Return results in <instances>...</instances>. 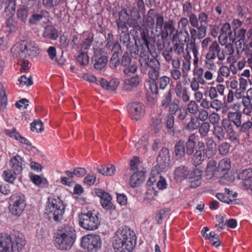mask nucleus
Masks as SVG:
<instances>
[{
	"instance_id": "1",
	"label": "nucleus",
	"mask_w": 252,
	"mask_h": 252,
	"mask_svg": "<svg viewBox=\"0 0 252 252\" xmlns=\"http://www.w3.org/2000/svg\"><path fill=\"white\" fill-rule=\"evenodd\" d=\"M152 38L148 30H142L140 33L139 43L140 44L139 63L142 73L148 72L149 78L155 81L159 76L160 64L155 57H150L149 53L150 40Z\"/></svg>"
},
{
	"instance_id": "2",
	"label": "nucleus",
	"mask_w": 252,
	"mask_h": 252,
	"mask_svg": "<svg viewBox=\"0 0 252 252\" xmlns=\"http://www.w3.org/2000/svg\"><path fill=\"white\" fill-rule=\"evenodd\" d=\"M136 244V234L128 226L123 225L116 230L113 242L115 252H132Z\"/></svg>"
},
{
	"instance_id": "3",
	"label": "nucleus",
	"mask_w": 252,
	"mask_h": 252,
	"mask_svg": "<svg viewBox=\"0 0 252 252\" xmlns=\"http://www.w3.org/2000/svg\"><path fill=\"white\" fill-rule=\"evenodd\" d=\"M76 239V234L73 225L65 223L60 227L56 234L55 246L59 250L67 251L71 248Z\"/></svg>"
},
{
	"instance_id": "4",
	"label": "nucleus",
	"mask_w": 252,
	"mask_h": 252,
	"mask_svg": "<svg viewBox=\"0 0 252 252\" xmlns=\"http://www.w3.org/2000/svg\"><path fill=\"white\" fill-rule=\"evenodd\" d=\"M25 245L26 240L19 236L0 233V252H20Z\"/></svg>"
},
{
	"instance_id": "5",
	"label": "nucleus",
	"mask_w": 252,
	"mask_h": 252,
	"mask_svg": "<svg viewBox=\"0 0 252 252\" xmlns=\"http://www.w3.org/2000/svg\"><path fill=\"white\" fill-rule=\"evenodd\" d=\"M11 52L18 58H32L39 53L38 46L34 41L22 40L16 43L11 48Z\"/></svg>"
},
{
	"instance_id": "6",
	"label": "nucleus",
	"mask_w": 252,
	"mask_h": 252,
	"mask_svg": "<svg viewBox=\"0 0 252 252\" xmlns=\"http://www.w3.org/2000/svg\"><path fill=\"white\" fill-rule=\"evenodd\" d=\"M78 222L79 226L84 229L96 230L100 223V215L95 210L84 211L78 214Z\"/></svg>"
},
{
	"instance_id": "7",
	"label": "nucleus",
	"mask_w": 252,
	"mask_h": 252,
	"mask_svg": "<svg viewBox=\"0 0 252 252\" xmlns=\"http://www.w3.org/2000/svg\"><path fill=\"white\" fill-rule=\"evenodd\" d=\"M65 206L63 201L59 197L49 199L46 206L45 213L48 219L58 222L63 219Z\"/></svg>"
},
{
	"instance_id": "8",
	"label": "nucleus",
	"mask_w": 252,
	"mask_h": 252,
	"mask_svg": "<svg viewBox=\"0 0 252 252\" xmlns=\"http://www.w3.org/2000/svg\"><path fill=\"white\" fill-rule=\"evenodd\" d=\"M26 207L25 197L21 193H16L11 196L9 202V209L11 214L20 216Z\"/></svg>"
},
{
	"instance_id": "9",
	"label": "nucleus",
	"mask_w": 252,
	"mask_h": 252,
	"mask_svg": "<svg viewBox=\"0 0 252 252\" xmlns=\"http://www.w3.org/2000/svg\"><path fill=\"white\" fill-rule=\"evenodd\" d=\"M156 31L158 29H159L161 37L162 39H167L169 35L172 36L176 31L174 26V22L172 20L164 22L163 16H158L157 17L156 24Z\"/></svg>"
},
{
	"instance_id": "10",
	"label": "nucleus",
	"mask_w": 252,
	"mask_h": 252,
	"mask_svg": "<svg viewBox=\"0 0 252 252\" xmlns=\"http://www.w3.org/2000/svg\"><path fill=\"white\" fill-rule=\"evenodd\" d=\"M81 246L90 252H96L101 247V240L97 235L89 234L82 238Z\"/></svg>"
},
{
	"instance_id": "11",
	"label": "nucleus",
	"mask_w": 252,
	"mask_h": 252,
	"mask_svg": "<svg viewBox=\"0 0 252 252\" xmlns=\"http://www.w3.org/2000/svg\"><path fill=\"white\" fill-rule=\"evenodd\" d=\"M129 51L130 53L127 52L124 53L121 60V65L126 67L124 70V73L126 75L133 74L137 70V66L135 62L132 60L131 54L133 50Z\"/></svg>"
},
{
	"instance_id": "12",
	"label": "nucleus",
	"mask_w": 252,
	"mask_h": 252,
	"mask_svg": "<svg viewBox=\"0 0 252 252\" xmlns=\"http://www.w3.org/2000/svg\"><path fill=\"white\" fill-rule=\"evenodd\" d=\"M128 112L131 119L135 121H138L144 117L146 113V107L141 102H133L129 104Z\"/></svg>"
},
{
	"instance_id": "13",
	"label": "nucleus",
	"mask_w": 252,
	"mask_h": 252,
	"mask_svg": "<svg viewBox=\"0 0 252 252\" xmlns=\"http://www.w3.org/2000/svg\"><path fill=\"white\" fill-rule=\"evenodd\" d=\"M171 81L169 77L163 75L159 77L150 85V89L152 94H158L160 91L166 90Z\"/></svg>"
},
{
	"instance_id": "14",
	"label": "nucleus",
	"mask_w": 252,
	"mask_h": 252,
	"mask_svg": "<svg viewBox=\"0 0 252 252\" xmlns=\"http://www.w3.org/2000/svg\"><path fill=\"white\" fill-rule=\"evenodd\" d=\"M220 32L218 40L221 45L226 44L228 39L232 43L235 41V35H233V31L231 30V25L229 23L226 22L222 25Z\"/></svg>"
},
{
	"instance_id": "15",
	"label": "nucleus",
	"mask_w": 252,
	"mask_h": 252,
	"mask_svg": "<svg viewBox=\"0 0 252 252\" xmlns=\"http://www.w3.org/2000/svg\"><path fill=\"white\" fill-rule=\"evenodd\" d=\"M240 107L241 104L239 102L231 105L230 108L236 111L235 112L229 111L227 115V120H226L236 127L239 126L241 123L242 122V114L239 111Z\"/></svg>"
},
{
	"instance_id": "16",
	"label": "nucleus",
	"mask_w": 252,
	"mask_h": 252,
	"mask_svg": "<svg viewBox=\"0 0 252 252\" xmlns=\"http://www.w3.org/2000/svg\"><path fill=\"white\" fill-rule=\"evenodd\" d=\"M219 43V42L215 40L210 44L205 56L206 60H215L218 58L220 61H223V55H222L221 48Z\"/></svg>"
},
{
	"instance_id": "17",
	"label": "nucleus",
	"mask_w": 252,
	"mask_h": 252,
	"mask_svg": "<svg viewBox=\"0 0 252 252\" xmlns=\"http://www.w3.org/2000/svg\"><path fill=\"white\" fill-rule=\"evenodd\" d=\"M248 86V79L240 77L238 80L233 79L230 82V87L235 90V95L237 98L242 96L244 94Z\"/></svg>"
},
{
	"instance_id": "18",
	"label": "nucleus",
	"mask_w": 252,
	"mask_h": 252,
	"mask_svg": "<svg viewBox=\"0 0 252 252\" xmlns=\"http://www.w3.org/2000/svg\"><path fill=\"white\" fill-rule=\"evenodd\" d=\"M95 193L100 198V202L103 209L109 211L115 209V206L111 202L112 197L108 193L101 189H96Z\"/></svg>"
},
{
	"instance_id": "19",
	"label": "nucleus",
	"mask_w": 252,
	"mask_h": 252,
	"mask_svg": "<svg viewBox=\"0 0 252 252\" xmlns=\"http://www.w3.org/2000/svg\"><path fill=\"white\" fill-rule=\"evenodd\" d=\"M92 61L95 69L101 70L106 65L107 58L100 49L96 50L94 52Z\"/></svg>"
},
{
	"instance_id": "20",
	"label": "nucleus",
	"mask_w": 252,
	"mask_h": 252,
	"mask_svg": "<svg viewBox=\"0 0 252 252\" xmlns=\"http://www.w3.org/2000/svg\"><path fill=\"white\" fill-rule=\"evenodd\" d=\"M222 126L226 132L225 140H229L232 142H239V134L233 127V126L226 120H222Z\"/></svg>"
},
{
	"instance_id": "21",
	"label": "nucleus",
	"mask_w": 252,
	"mask_h": 252,
	"mask_svg": "<svg viewBox=\"0 0 252 252\" xmlns=\"http://www.w3.org/2000/svg\"><path fill=\"white\" fill-rule=\"evenodd\" d=\"M205 145L204 142L199 141L196 147L195 152L192 158V164L195 166H197L202 164L204 160L205 155L204 154Z\"/></svg>"
},
{
	"instance_id": "22",
	"label": "nucleus",
	"mask_w": 252,
	"mask_h": 252,
	"mask_svg": "<svg viewBox=\"0 0 252 252\" xmlns=\"http://www.w3.org/2000/svg\"><path fill=\"white\" fill-rule=\"evenodd\" d=\"M113 54L109 61V66L111 68L116 69L117 66L121 63L119 58L120 53L121 51V47L119 44L116 43L112 49Z\"/></svg>"
},
{
	"instance_id": "23",
	"label": "nucleus",
	"mask_w": 252,
	"mask_h": 252,
	"mask_svg": "<svg viewBox=\"0 0 252 252\" xmlns=\"http://www.w3.org/2000/svg\"><path fill=\"white\" fill-rule=\"evenodd\" d=\"M23 158L19 155L13 157L9 161V165L15 174H20L23 171Z\"/></svg>"
},
{
	"instance_id": "24",
	"label": "nucleus",
	"mask_w": 252,
	"mask_h": 252,
	"mask_svg": "<svg viewBox=\"0 0 252 252\" xmlns=\"http://www.w3.org/2000/svg\"><path fill=\"white\" fill-rule=\"evenodd\" d=\"M202 172L198 169H193L190 173L189 177L190 187L192 189L199 187L201 183Z\"/></svg>"
},
{
	"instance_id": "25",
	"label": "nucleus",
	"mask_w": 252,
	"mask_h": 252,
	"mask_svg": "<svg viewBox=\"0 0 252 252\" xmlns=\"http://www.w3.org/2000/svg\"><path fill=\"white\" fill-rule=\"evenodd\" d=\"M4 132L7 136L16 140L22 144H24L28 146L32 145L30 141L26 138L23 137L14 127L11 129H5Z\"/></svg>"
},
{
	"instance_id": "26",
	"label": "nucleus",
	"mask_w": 252,
	"mask_h": 252,
	"mask_svg": "<svg viewBox=\"0 0 252 252\" xmlns=\"http://www.w3.org/2000/svg\"><path fill=\"white\" fill-rule=\"evenodd\" d=\"M49 12L46 9H42L40 13L32 15L29 19V22L31 25H36L43 18L49 22Z\"/></svg>"
},
{
	"instance_id": "27",
	"label": "nucleus",
	"mask_w": 252,
	"mask_h": 252,
	"mask_svg": "<svg viewBox=\"0 0 252 252\" xmlns=\"http://www.w3.org/2000/svg\"><path fill=\"white\" fill-rule=\"evenodd\" d=\"M158 16H161L157 13L155 9H150L147 12L146 16L143 18L145 26L150 29H154L155 25V19Z\"/></svg>"
},
{
	"instance_id": "28",
	"label": "nucleus",
	"mask_w": 252,
	"mask_h": 252,
	"mask_svg": "<svg viewBox=\"0 0 252 252\" xmlns=\"http://www.w3.org/2000/svg\"><path fill=\"white\" fill-rule=\"evenodd\" d=\"M120 38L121 42L123 43V45L125 46L127 49H128L129 50H133L135 49V50H133V53L135 55H138L140 47L139 48L137 46H135V47H133V44L130 41V35L128 32L124 33H120Z\"/></svg>"
},
{
	"instance_id": "29",
	"label": "nucleus",
	"mask_w": 252,
	"mask_h": 252,
	"mask_svg": "<svg viewBox=\"0 0 252 252\" xmlns=\"http://www.w3.org/2000/svg\"><path fill=\"white\" fill-rule=\"evenodd\" d=\"M83 40L78 46L81 51L88 50L92 45L94 37L92 33L89 32H84Z\"/></svg>"
},
{
	"instance_id": "30",
	"label": "nucleus",
	"mask_w": 252,
	"mask_h": 252,
	"mask_svg": "<svg viewBox=\"0 0 252 252\" xmlns=\"http://www.w3.org/2000/svg\"><path fill=\"white\" fill-rule=\"evenodd\" d=\"M141 80L138 75L127 78L124 81V89L126 91H131L133 88H136Z\"/></svg>"
},
{
	"instance_id": "31",
	"label": "nucleus",
	"mask_w": 252,
	"mask_h": 252,
	"mask_svg": "<svg viewBox=\"0 0 252 252\" xmlns=\"http://www.w3.org/2000/svg\"><path fill=\"white\" fill-rule=\"evenodd\" d=\"M189 39V35L188 31L176 30L175 33L172 36L173 41L185 43Z\"/></svg>"
},
{
	"instance_id": "32",
	"label": "nucleus",
	"mask_w": 252,
	"mask_h": 252,
	"mask_svg": "<svg viewBox=\"0 0 252 252\" xmlns=\"http://www.w3.org/2000/svg\"><path fill=\"white\" fill-rule=\"evenodd\" d=\"M16 0H6L3 16L13 17L15 12Z\"/></svg>"
},
{
	"instance_id": "33",
	"label": "nucleus",
	"mask_w": 252,
	"mask_h": 252,
	"mask_svg": "<svg viewBox=\"0 0 252 252\" xmlns=\"http://www.w3.org/2000/svg\"><path fill=\"white\" fill-rule=\"evenodd\" d=\"M144 179V173L142 171L135 172L129 179V185L132 188L139 187Z\"/></svg>"
},
{
	"instance_id": "34",
	"label": "nucleus",
	"mask_w": 252,
	"mask_h": 252,
	"mask_svg": "<svg viewBox=\"0 0 252 252\" xmlns=\"http://www.w3.org/2000/svg\"><path fill=\"white\" fill-rule=\"evenodd\" d=\"M217 163L214 160H210L207 165L205 171V176L208 179H211L213 177L217 176L218 171V166H217Z\"/></svg>"
},
{
	"instance_id": "35",
	"label": "nucleus",
	"mask_w": 252,
	"mask_h": 252,
	"mask_svg": "<svg viewBox=\"0 0 252 252\" xmlns=\"http://www.w3.org/2000/svg\"><path fill=\"white\" fill-rule=\"evenodd\" d=\"M97 82L102 88L110 91H115L119 83L117 80H111L108 82L103 78H101L99 80H97Z\"/></svg>"
},
{
	"instance_id": "36",
	"label": "nucleus",
	"mask_w": 252,
	"mask_h": 252,
	"mask_svg": "<svg viewBox=\"0 0 252 252\" xmlns=\"http://www.w3.org/2000/svg\"><path fill=\"white\" fill-rule=\"evenodd\" d=\"M43 36L45 38L56 40L58 37V31L53 26L47 25L44 29Z\"/></svg>"
},
{
	"instance_id": "37",
	"label": "nucleus",
	"mask_w": 252,
	"mask_h": 252,
	"mask_svg": "<svg viewBox=\"0 0 252 252\" xmlns=\"http://www.w3.org/2000/svg\"><path fill=\"white\" fill-rule=\"evenodd\" d=\"M174 152L177 159H182L184 158L186 151L183 141L179 140L177 142L174 147Z\"/></svg>"
},
{
	"instance_id": "38",
	"label": "nucleus",
	"mask_w": 252,
	"mask_h": 252,
	"mask_svg": "<svg viewBox=\"0 0 252 252\" xmlns=\"http://www.w3.org/2000/svg\"><path fill=\"white\" fill-rule=\"evenodd\" d=\"M149 145L148 139L146 136H143L135 144L137 150L141 154H145L148 149Z\"/></svg>"
},
{
	"instance_id": "39",
	"label": "nucleus",
	"mask_w": 252,
	"mask_h": 252,
	"mask_svg": "<svg viewBox=\"0 0 252 252\" xmlns=\"http://www.w3.org/2000/svg\"><path fill=\"white\" fill-rule=\"evenodd\" d=\"M170 159V155L169 150L165 147L162 148L159 151L157 157V161L159 164H162L168 163Z\"/></svg>"
},
{
	"instance_id": "40",
	"label": "nucleus",
	"mask_w": 252,
	"mask_h": 252,
	"mask_svg": "<svg viewBox=\"0 0 252 252\" xmlns=\"http://www.w3.org/2000/svg\"><path fill=\"white\" fill-rule=\"evenodd\" d=\"M200 123L197 116L191 115L189 121L184 126V128L189 131H192L198 128Z\"/></svg>"
},
{
	"instance_id": "41",
	"label": "nucleus",
	"mask_w": 252,
	"mask_h": 252,
	"mask_svg": "<svg viewBox=\"0 0 252 252\" xmlns=\"http://www.w3.org/2000/svg\"><path fill=\"white\" fill-rule=\"evenodd\" d=\"M189 174L188 168L185 166L181 165L176 168L174 171L175 177L176 179L182 180L185 179Z\"/></svg>"
},
{
	"instance_id": "42",
	"label": "nucleus",
	"mask_w": 252,
	"mask_h": 252,
	"mask_svg": "<svg viewBox=\"0 0 252 252\" xmlns=\"http://www.w3.org/2000/svg\"><path fill=\"white\" fill-rule=\"evenodd\" d=\"M172 92L169 89L163 94L160 98V106L164 109H167L169 104L172 102Z\"/></svg>"
},
{
	"instance_id": "43",
	"label": "nucleus",
	"mask_w": 252,
	"mask_h": 252,
	"mask_svg": "<svg viewBox=\"0 0 252 252\" xmlns=\"http://www.w3.org/2000/svg\"><path fill=\"white\" fill-rule=\"evenodd\" d=\"M195 134H191L189 136L188 139L185 144L186 149V152L189 156L191 155L194 151V147L195 145Z\"/></svg>"
},
{
	"instance_id": "44",
	"label": "nucleus",
	"mask_w": 252,
	"mask_h": 252,
	"mask_svg": "<svg viewBox=\"0 0 252 252\" xmlns=\"http://www.w3.org/2000/svg\"><path fill=\"white\" fill-rule=\"evenodd\" d=\"M29 16V8L25 5H21L17 10V18L22 22L25 23Z\"/></svg>"
},
{
	"instance_id": "45",
	"label": "nucleus",
	"mask_w": 252,
	"mask_h": 252,
	"mask_svg": "<svg viewBox=\"0 0 252 252\" xmlns=\"http://www.w3.org/2000/svg\"><path fill=\"white\" fill-rule=\"evenodd\" d=\"M164 124L168 129V132L170 134H174V117L172 114H167L164 121Z\"/></svg>"
},
{
	"instance_id": "46",
	"label": "nucleus",
	"mask_w": 252,
	"mask_h": 252,
	"mask_svg": "<svg viewBox=\"0 0 252 252\" xmlns=\"http://www.w3.org/2000/svg\"><path fill=\"white\" fill-rule=\"evenodd\" d=\"M225 133L224 128L223 127L222 125H216L214 126L213 134L218 141L225 140Z\"/></svg>"
},
{
	"instance_id": "47",
	"label": "nucleus",
	"mask_w": 252,
	"mask_h": 252,
	"mask_svg": "<svg viewBox=\"0 0 252 252\" xmlns=\"http://www.w3.org/2000/svg\"><path fill=\"white\" fill-rule=\"evenodd\" d=\"M42 4L46 9L53 8L55 11L57 7L63 3V0H42Z\"/></svg>"
},
{
	"instance_id": "48",
	"label": "nucleus",
	"mask_w": 252,
	"mask_h": 252,
	"mask_svg": "<svg viewBox=\"0 0 252 252\" xmlns=\"http://www.w3.org/2000/svg\"><path fill=\"white\" fill-rule=\"evenodd\" d=\"M115 168L112 164L108 166H100L97 168V171L104 176H112L114 174Z\"/></svg>"
},
{
	"instance_id": "49",
	"label": "nucleus",
	"mask_w": 252,
	"mask_h": 252,
	"mask_svg": "<svg viewBox=\"0 0 252 252\" xmlns=\"http://www.w3.org/2000/svg\"><path fill=\"white\" fill-rule=\"evenodd\" d=\"M230 168L231 161L230 159L228 158H224L219 162L218 166V171H219V172L227 171Z\"/></svg>"
},
{
	"instance_id": "50",
	"label": "nucleus",
	"mask_w": 252,
	"mask_h": 252,
	"mask_svg": "<svg viewBox=\"0 0 252 252\" xmlns=\"http://www.w3.org/2000/svg\"><path fill=\"white\" fill-rule=\"evenodd\" d=\"M7 19L6 21V27L9 30V32H15L19 28L18 23L16 21L13 17H6Z\"/></svg>"
},
{
	"instance_id": "51",
	"label": "nucleus",
	"mask_w": 252,
	"mask_h": 252,
	"mask_svg": "<svg viewBox=\"0 0 252 252\" xmlns=\"http://www.w3.org/2000/svg\"><path fill=\"white\" fill-rule=\"evenodd\" d=\"M199 106L194 100L189 101L187 105L186 110L192 115L195 116L199 112Z\"/></svg>"
},
{
	"instance_id": "52",
	"label": "nucleus",
	"mask_w": 252,
	"mask_h": 252,
	"mask_svg": "<svg viewBox=\"0 0 252 252\" xmlns=\"http://www.w3.org/2000/svg\"><path fill=\"white\" fill-rule=\"evenodd\" d=\"M193 75L195 76L194 78L198 80L201 85H205L207 84L204 79V70L203 68L201 67L194 68Z\"/></svg>"
},
{
	"instance_id": "53",
	"label": "nucleus",
	"mask_w": 252,
	"mask_h": 252,
	"mask_svg": "<svg viewBox=\"0 0 252 252\" xmlns=\"http://www.w3.org/2000/svg\"><path fill=\"white\" fill-rule=\"evenodd\" d=\"M252 127V122L250 120L243 123L241 122L240 126L236 127V128L238 129L239 133H245L248 135L249 134L250 130Z\"/></svg>"
},
{
	"instance_id": "54",
	"label": "nucleus",
	"mask_w": 252,
	"mask_h": 252,
	"mask_svg": "<svg viewBox=\"0 0 252 252\" xmlns=\"http://www.w3.org/2000/svg\"><path fill=\"white\" fill-rule=\"evenodd\" d=\"M199 133L201 137L204 138L206 137L210 129V125L208 122H203L201 125H199Z\"/></svg>"
},
{
	"instance_id": "55",
	"label": "nucleus",
	"mask_w": 252,
	"mask_h": 252,
	"mask_svg": "<svg viewBox=\"0 0 252 252\" xmlns=\"http://www.w3.org/2000/svg\"><path fill=\"white\" fill-rule=\"evenodd\" d=\"M16 175L13 170L9 169L3 171L2 176L6 182L13 183L16 178Z\"/></svg>"
},
{
	"instance_id": "56",
	"label": "nucleus",
	"mask_w": 252,
	"mask_h": 252,
	"mask_svg": "<svg viewBox=\"0 0 252 252\" xmlns=\"http://www.w3.org/2000/svg\"><path fill=\"white\" fill-rule=\"evenodd\" d=\"M246 30L241 28L237 32H233V35H235V41L237 39L238 41L242 42H244L246 37Z\"/></svg>"
},
{
	"instance_id": "57",
	"label": "nucleus",
	"mask_w": 252,
	"mask_h": 252,
	"mask_svg": "<svg viewBox=\"0 0 252 252\" xmlns=\"http://www.w3.org/2000/svg\"><path fill=\"white\" fill-rule=\"evenodd\" d=\"M31 129L33 131L36 130L37 132H42L44 130L43 125L39 120H35L31 124Z\"/></svg>"
},
{
	"instance_id": "58",
	"label": "nucleus",
	"mask_w": 252,
	"mask_h": 252,
	"mask_svg": "<svg viewBox=\"0 0 252 252\" xmlns=\"http://www.w3.org/2000/svg\"><path fill=\"white\" fill-rule=\"evenodd\" d=\"M224 48H221V52L223 54V61L225 59L226 56H231L234 53V49L232 44L227 43L225 44Z\"/></svg>"
},
{
	"instance_id": "59",
	"label": "nucleus",
	"mask_w": 252,
	"mask_h": 252,
	"mask_svg": "<svg viewBox=\"0 0 252 252\" xmlns=\"http://www.w3.org/2000/svg\"><path fill=\"white\" fill-rule=\"evenodd\" d=\"M207 239L212 242V245L215 247H218L220 245L221 242L219 239V235L214 231H211L209 233Z\"/></svg>"
},
{
	"instance_id": "60",
	"label": "nucleus",
	"mask_w": 252,
	"mask_h": 252,
	"mask_svg": "<svg viewBox=\"0 0 252 252\" xmlns=\"http://www.w3.org/2000/svg\"><path fill=\"white\" fill-rule=\"evenodd\" d=\"M238 178L239 179L243 180V181L250 180L252 178V168H249L243 170L239 174Z\"/></svg>"
},
{
	"instance_id": "61",
	"label": "nucleus",
	"mask_w": 252,
	"mask_h": 252,
	"mask_svg": "<svg viewBox=\"0 0 252 252\" xmlns=\"http://www.w3.org/2000/svg\"><path fill=\"white\" fill-rule=\"evenodd\" d=\"M151 126L155 132H158L162 128L161 121L157 118H153L151 120Z\"/></svg>"
},
{
	"instance_id": "62",
	"label": "nucleus",
	"mask_w": 252,
	"mask_h": 252,
	"mask_svg": "<svg viewBox=\"0 0 252 252\" xmlns=\"http://www.w3.org/2000/svg\"><path fill=\"white\" fill-rule=\"evenodd\" d=\"M89 56L87 53L81 52L79 54L77 58V62L81 65L85 66L89 63Z\"/></svg>"
},
{
	"instance_id": "63",
	"label": "nucleus",
	"mask_w": 252,
	"mask_h": 252,
	"mask_svg": "<svg viewBox=\"0 0 252 252\" xmlns=\"http://www.w3.org/2000/svg\"><path fill=\"white\" fill-rule=\"evenodd\" d=\"M119 18L116 20V22H126L129 18V15L127 13L126 9H122L118 13Z\"/></svg>"
},
{
	"instance_id": "64",
	"label": "nucleus",
	"mask_w": 252,
	"mask_h": 252,
	"mask_svg": "<svg viewBox=\"0 0 252 252\" xmlns=\"http://www.w3.org/2000/svg\"><path fill=\"white\" fill-rule=\"evenodd\" d=\"M230 145L226 142H222L219 146L218 150L219 154L221 155H226L229 151Z\"/></svg>"
}]
</instances>
